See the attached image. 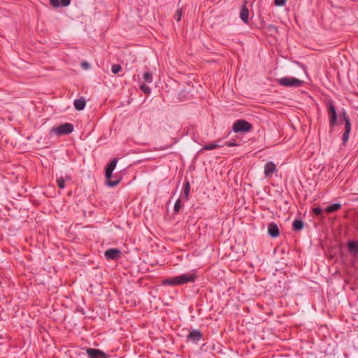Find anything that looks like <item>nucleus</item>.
Instances as JSON below:
<instances>
[{
    "mask_svg": "<svg viewBox=\"0 0 358 358\" xmlns=\"http://www.w3.org/2000/svg\"><path fill=\"white\" fill-rule=\"evenodd\" d=\"M196 278V274L194 272H191L166 278L163 280L162 283L164 285L170 286L183 285L189 282H194Z\"/></svg>",
    "mask_w": 358,
    "mask_h": 358,
    "instance_id": "f257e3e1",
    "label": "nucleus"
},
{
    "mask_svg": "<svg viewBox=\"0 0 358 358\" xmlns=\"http://www.w3.org/2000/svg\"><path fill=\"white\" fill-rule=\"evenodd\" d=\"M342 119L345 122V131L342 136V145H345L348 141L350 133L351 131V122L346 111L343 110Z\"/></svg>",
    "mask_w": 358,
    "mask_h": 358,
    "instance_id": "f03ea898",
    "label": "nucleus"
},
{
    "mask_svg": "<svg viewBox=\"0 0 358 358\" xmlns=\"http://www.w3.org/2000/svg\"><path fill=\"white\" fill-rule=\"evenodd\" d=\"M252 124L243 119L236 120L232 127V129L235 133L248 132L252 130Z\"/></svg>",
    "mask_w": 358,
    "mask_h": 358,
    "instance_id": "7ed1b4c3",
    "label": "nucleus"
},
{
    "mask_svg": "<svg viewBox=\"0 0 358 358\" xmlns=\"http://www.w3.org/2000/svg\"><path fill=\"white\" fill-rule=\"evenodd\" d=\"M280 85L285 87H300L303 81L293 77H282L278 80Z\"/></svg>",
    "mask_w": 358,
    "mask_h": 358,
    "instance_id": "20e7f679",
    "label": "nucleus"
},
{
    "mask_svg": "<svg viewBox=\"0 0 358 358\" xmlns=\"http://www.w3.org/2000/svg\"><path fill=\"white\" fill-rule=\"evenodd\" d=\"M73 131V126L71 123H64L52 129V131L58 136L69 134Z\"/></svg>",
    "mask_w": 358,
    "mask_h": 358,
    "instance_id": "39448f33",
    "label": "nucleus"
},
{
    "mask_svg": "<svg viewBox=\"0 0 358 358\" xmlns=\"http://www.w3.org/2000/svg\"><path fill=\"white\" fill-rule=\"evenodd\" d=\"M329 117V125L331 127H334L337 122V113L334 104L329 102L327 106Z\"/></svg>",
    "mask_w": 358,
    "mask_h": 358,
    "instance_id": "423d86ee",
    "label": "nucleus"
},
{
    "mask_svg": "<svg viewBox=\"0 0 358 358\" xmlns=\"http://www.w3.org/2000/svg\"><path fill=\"white\" fill-rule=\"evenodd\" d=\"M89 358H107V355L105 352L99 349L84 348Z\"/></svg>",
    "mask_w": 358,
    "mask_h": 358,
    "instance_id": "0eeeda50",
    "label": "nucleus"
},
{
    "mask_svg": "<svg viewBox=\"0 0 358 358\" xmlns=\"http://www.w3.org/2000/svg\"><path fill=\"white\" fill-rule=\"evenodd\" d=\"M202 338V333L197 329H193L189 331L187 336V341H191L194 344H198L199 341Z\"/></svg>",
    "mask_w": 358,
    "mask_h": 358,
    "instance_id": "6e6552de",
    "label": "nucleus"
},
{
    "mask_svg": "<svg viewBox=\"0 0 358 358\" xmlns=\"http://www.w3.org/2000/svg\"><path fill=\"white\" fill-rule=\"evenodd\" d=\"M121 251L117 248H110L105 252V257L108 260H117L120 257Z\"/></svg>",
    "mask_w": 358,
    "mask_h": 358,
    "instance_id": "1a4fd4ad",
    "label": "nucleus"
},
{
    "mask_svg": "<svg viewBox=\"0 0 358 358\" xmlns=\"http://www.w3.org/2000/svg\"><path fill=\"white\" fill-rule=\"evenodd\" d=\"M347 249L351 256L357 257L358 255V241H349L347 244Z\"/></svg>",
    "mask_w": 358,
    "mask_h": 358,
    "instance_id": "9d476101",
    "label": "nucleus"
},
{
    "mask_svg": "<svg viewBox=\"0 0 358 358\" xmlns=\"http://www.w3.org/2000/svg\"><path fill=\"white\" fill-rule=\"evenodd\" d=\"M275 172H277V168L273 162H268L265 164L264 170L265 177H270Z\"/></svg>",
    "mask_w": 358,
    "mask_h": 358,
    "instance_id": "9b49d317",
    "label": "nucleus"
},
{
    "mask_svg": "<svg viewBox=\"0 0 358 358\" xmlns=\"http://www.w3.org/2000/svg\"><path fill=\"white\" fill-rule=\"evenodd\" d=\"M268 233L272 238H276L279 236V229L276 223L271 222L268 224Z\"/></svg>",
    "mask_w": 358,
    "mask_h": 358,
    "instance_id": "f8f14e48",
    "label": "nucleus"
},
{
    "mask_svg": "<svg viewBox=\"0 0 358 358\" xmlns=\"http://www.w3.org/2000/svg\"><path fill=\"white\" fill-rule=\"evenodd\" d=\"M221 142H222L221 139H218L215 141L210 142L209 143L205 145L203 147L202 150H214L216 148H222V147H223V145H218V143H221Z\"/></svg>",
    "mask_w": 358,
    "mask_h": 358,
    "instance_id": "ddd939ff",
    "label": "nucleus"
},
{
    "mask_svg": "<svg viewBox=\"0 0 358 358\" xmlns=\"http://www.w3.org/2000/svg\"><path fill=\"white\" fill-rule=\"evenodd\" d=\"M240 17L245 24L248 23L249 10L245 4H243L241 6L240 11Z\"/></svg>",
    "mask_w": 358,
    "mask_h": 358,
    "instance_id": "4468645a",
    "label": "nucleus"
},
{
    "mask_svg": "<svg viewBox=\"0 0 358 358\" xmlns=\"http://www.w3.org/2000/svg\"><path fill=\"white\" fill-rule=\"evenodd\" d=\"M113 171L106 169L105 176L107 179L106 183L109 187H115L119 184L120 180H110V178L112 177Z\"/></svg>",
    "mask_w": 358,
    "mask_h": 358,
    "instance_id": "2eb2a0df",
    "label": "nucleus"
},
{
    "mask_svg": "<svg viewBox=\"0 0 358 358\" xmlns=\"http://www.w3.org/2000/svg\"><path fill=\"white\" fill-rule=\"evenodd\" d=\"M73 104L77 110H82L85 108L86 102L84 98H80L74 100Z\"/></svg>",
    "mask_w": 358,
    "mask_h": 358,
    "instance_id": "dca6fc26",
    "label": "nucleus"
},
{
    "mask_svg": "<svg viewBox=\"0 0 358 358\" xmlns=\"http://www.w3.org/2000/svg\"><path fill=\"white\" fill-rule=\"evenodd\" d=\"M304 227V222L301 219H296L293 222L292 228L293 230L299 231H301Z\"/></svg>",
    "mask_w": 358,
    "mask_h": 358,
    "instance_id": "f3484780",
    "label": "nucleus"
},
{
    "mask_svg": "<svg viewBox=\"0 0 358 358\" xmlns=\"http://www.w3.org/2000/svg\"><path fill=\"white\" fill-rule=\"evenodd\" d=\"M341 208V205L340 203H334V204H331V205L327 206L325 208V212H327L328 213H331L336 212V211L338 210Z\"/></svg>",
    "mask_w": 358,
    "mask_h": 358,
    "instance_id": "a211bd4d",
    "label": "nucleus"
},
{
    "mask_svg": "<svg viewBox=\"0 0 358 358\" xmlns=\"http://www.w3.org/2000/svg\"><path fill=\"white\" fill-rule=\"evenodd\" d=\"M190 191V184L189 181L186 180L184 182L183 195L185 199L187 201L189 199V194Z\"/></svg>",
    "mask_w": 358,
    "mask_h": 358,
    "instance_id": "6ab92c4d",
    "label": "nucleus"
},
{
    "mask_svg": "<svg viewBox=\"0 0 358 358\" xmlns=\"http://www.w3.org/2000/svg\"><path fill=\"white\" fill-rule=\"evenodd\" d=\"M143 80L148 83H151L152 82V74L150 71H146L143 75Z\"/></svg>",
    "mask_w": 358,
    "mask_h": 358,
    "instance_id": "aec40b11",
    "label": "nucleus"
},
{
    "mask_svg": "<svg viewBox=\"0 0 358 358\" xmlns=\"http://www.w3.org/2000/svg\"><path fill=\"white\" fill-rule=\"evenodd\" d=\"M117 158H114L113 159H112L110 161V162L107 166L106 169L111 171H113L115 168V166H116V165H117Z\"/></svg>",
    "mask_w": 358,
    "mask_h": 358,
    "instance_id": "412c9836",
    "label": "nucleus"
},
{
    "mask_svg": "<svg viewBox=\"0 0 358 358\" xmlns=\"http://www.w3.org/2000/svg\"><path fill=\"white\" fill-rule=\"evenodd\" d=\"M57 185L59 189H64L65 187V180L63 176H59L57 178Z\"/></svg>",
    "mask_w": 358,
    "mask_h": 358,
    "instance_id": "4be33fe9",
    "label": "nucleus"
},
{
    "mask_svg": "<svg viewBox=\"0 0 358 358\" xmlns=\"http://www.w3.org/2000/svg\"><path fill=\"white\" fill-rule=\"evenodd\" d=\"M140 89L146 94H149L151 92L150 87L143 83L140 85Z\"/></svg>",
    "mask_w": 358,
    "mask_h": 358,
    "instance_id": "5701e85b",
    "label": "nucleus"
},
{
    "mask_svg": "<svg viewBox=\"0 0 358 358\" xmlns=\"http://www.w3.org/2000/svg\"><path fill=\"white\" fill-rule=\"evenodd\" d=\"M181 201L180 199H178L175 204H174V207H173V209H174V213H178L181 208Z\"/></svg>",
    "mask_w": 358,
    "mask_h": 358,
    "instance_id": "b1692460",
    "label": "nucleus"
},
{
    "mask_svg": "<svg viewBox=\"0 0 358 358\" xmlns=\"http://www.w3.org/2000/svg\"><path fill=\"white\" fill-rule=\"evenodd\" d=\"M122 70V67L119 64H114L112 66L111 71L114 74L118 73Z\"/></svg>",
    "mask_w": 358,
    "mask_h": 358,
    "instance_id": "393cba45",
    "label": "nucleus"
},
{
    "mask_svg": "<svg viewBox=\"0 0 358 358\" xmlns=\"http://www.w3.org/2000/svg\"><path fill=\"white\" fill-rule=\"evenodd\" d=\"M182 17V10H177L174 15V18L177 22H179Z\"/></svg>",
    "mask_w": 358,
    "mask_h": 358,
    "instance_id": "a878e982",
    "label": "nucleus"
},
{
    "mask_svg": "<svg viewBox=\"0 0 358 358\" xmlns=\"http://www.w3.org/2000/svg\"><path fill=\"white\" fill-rule=\"evenodd\" d=\"M287 0H274V4L276 6H283L285 5Z\"/></svg>",
    "mask_w": 358,
    "mask_h": 358,
    "instance_id": "bb28decb",
    "label": "nucleus"
},
{
    "mask_svg": "<svg viewBox=\"0 0 358 358\" xmlns=\"http://www.w3.org/2000/svg\"><path fill=\"white\" fill-rule=\"evenodd\" d=\"M50 4L54 8H58L60 6V0H49Z\"/></svg>",
    "mask_w": 358,
    "mask_h": 358,
    "instance_id": "cd10ccee",
    "label": "nucleus"
},
{
    "mask_svg": "<svg viewBox=\"0 0 358 358\" xmlns=\"http://www.w3.org/2000/svg\"><path fill=\"white\" fill-rule=\"evenodd\" d=\"M267 29H268V31H269L270 32H272V33H276L278 31V28L276 27V26H275L273 24H269L267 27Z\"/></svg>",
    "mask_w": 358,
    "mask_h": 358,
    "instance_id": "c85d7f7f",
    "label": "nucleus"
},
{
    "mask_svg": "<svg viewBox=\"0 0 358 358\" xmlns=\"http://www.w3.org/2000/svg\"><path fill=\"white\" fill-rule=\"evenodd\" d=\"M71 0H62L60 1V6H62L64 7H66L70 5Z\"/></svg>",
    "mask_w": 358,
    "mask_h": 358,
    "instance_id": "c756f323",
    "label": "nucleus"
},
{
    "mask_svg": "<svg viewBox=\"0 0 358 358\" xmlns=\"http://www.w3.org/2000/svg\"><path fill=\"white\" fill-rule=\"evenodd\" d=\"M313 213L316 215H320L322 213V209L320 207L313 208Z\"/></svg>",
    "mask_w": 358,
    "mask_h": 358,
    "instance_id": "7c9ffc66",
    "label": "nucleus"
},
{
    "mask_svg": "<svg viewBox=\"0 0 358 358\" xmlns=\"http://www.w3.org/2000/svg\"><path fill=\"white\" fill-rule=\"evenodd\" d=\"M225 145H227L228 147H234L238 145L235 141L225 142Z\"/></svg>",
    "mask_w": 358,
    "mask_h": 358,
    "instance_id": "2f4dec72",
    "label": "nucleus"
},
{
    "mask_svg": "<svg viewBox=\"0 0 358 358\" xmlns=\"http://www.w3.org/2000/svg\"><path fill=\"white\" fill-rule=\"evenodd\" d=\"M81 66L85 69H87L90 66L89 64L87 62H83L81 63Z\"/></svg>",
    "mask_w": 358,
    "mask_h": 358,
    "instance_id": "473e14b6",
    "label": "nucleus"
},
{
    "mask_svg": "<svg viewBox=\"0 0 358 358\" xmlns=\"http://www.w3.org/2000/svg\"><path fill=\"white\" fill-rule=\"evenodd\" d=\"M65 181H70L71 180V177L70 175H66L65 177H64Z\"/></svg>",
    "mask_w": 358,
    "mask_h": 358,
    "instance_id": "72a5a7b5",
    "label": "nucleus"
},
{
    "mask_svg": "<svg viewBox=\"0 0 358 358\" xmlns=\"http://www.w3.org/2000/svg\"><path fill=\"white\" fill-rule=\"evenodd\" d=\"M218 145H223V146H224V145H225V143H222V141L221 143H218Z\"/></svg>",
    "mask_w": 358,
    "mask_h": 358,
    "instance_id": "f704fd0d",
    "label": "nucleus"
}]
</instances>
